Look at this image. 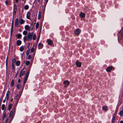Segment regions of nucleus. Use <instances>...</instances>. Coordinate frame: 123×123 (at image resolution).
<instances>
[{"label":"nucleus","mask_w":123,"mask_h":123,"mask_svg":"<svg viewBox=\"0 0 123 123\" xmlns=\"http://www.w3.org/2000/svg\"><path fill=\"white\" fill-rule=\"evenodd\" d=\"M18 71L17 72V73L16 74V75L15 76V77H17V75H18Z\"/></svg>","instance_id":"46"},{"label":"nucleus","mask_w":123,"mask_h":123,"mask_svg":"<svg viewBox=\"0 0 123 123\" xmlns=\"http://www.w3.org/2000/svg\"><path fill=\"white\" fill-rule=\"evenodd\" d=\"M22 36L20 34H18L17 35V38L18 39H20Z\"/></svg>","instance_id":"26"},{"label":"nucleus","mask_w":123,"mask_h":123,"mask_svg":"<svg viewBox=\"0 0 123 123\" xmlns=\"http://www.w3.org/2000/svg\"><path fill=\"white\" fill-rule=\"evenodd\" d=\"M34 46L35 44H34L33 45V46L32 47V48L31 49V52H33L35 51Z\"/></svg>","instance_id":"16"},{"label":"nucleus","mask_w":123,"mask_h":123,"mask_svg":"<svg viewBox=\"0 0 123 123\" xmlns=\"http://www.w3.org/2000/svg\"><path fill=\"white\" fill-rule=\"evenodd\" d=\"M14 80H12L11 81V82L10 86H14Z\"/></svg>","instance_id":"22"},{"label":"nucleus","mask_w":123,"mask_h":123,"mask_svg":"<svg viewBox=\"0 0 123 123\" xmlns=\"http://www.w3.org/2000/svg\"><path fill=\"white\" fill-rule=\"evenodd\" d=\"M20 23L21 24H23L25 22L24 20L22 18L20 19Z\"/></svg>","instance_id":"23"},{"label":"nucleus","mask_w":123,"mask_h":123,"mask_svg":"<svg viewBox=\"0 0 123 123\" xmlns=\"http://www.w3.org/2000/svg\"><path fill=\"white\" fill-rule=\"evenodd\" d=\"M115 120V117L114 116H113L112 120V123H114Z\"/></svg>","instance_id":"25"},{"label":"nucleus","mask_w":123,"mask_h":123,"mask_svg":"<svg viewBox=\"0 0 123 123\" xmlns=\"http://www.w3.org/2000/svg\"><path fill=\"white\" fill-rule=\"evenodd\" d=\"M18 18H17L15 20V27H16L18 25Z\"/></svg>","instance_id":"10"},{"label":"nucleus","mask_w":123,"mask_h":123,"mask_svg":"<svg viewBox=\"0 0 123 123\" xmlns=\"http://www.w3.org/2000/svg\"><path fill=\"white\" fill-rule=\"evenodd\" d=\"M8 57H7L6 59V67H7V61H8Z\"/></svg>","instance_id":"42"},{"label":"nucleus","mask_w":123,"mask_h":123,"mask_svg":"<svg viewBox=\"0 0 123 123\" xmlns=\"http://www.w3.org/2000/svg\"><path fill=\"white\" fill-rule=\"evenodd\" d=\"M18 93H17L16 95L14 97V99L16 100H17V103H18V101L19 99V97H20V96H19L18 98Z\"/></svg>","instance_id":"12"},{"label":"nucleus","mask_w":123,"mask_h":123,"mask_svg":"<svg viewBox=\"0 0 123 123\" xmlns=\"http://www.w3.org/2000/svg\"><path fill=\"white\" fill-rule=\"evenodd\" d=\"M113 68L112 66L108 67L106 69V71L108 72H110L112 70Z\"/></svg>","instance_id":"7"},{"label":"nucleus","mask_w":123,"mask_h":123,"mask_svg":"<svg viewBox=\"0 0 123 123\" xmlns=\"http://www.w3.org/2000/svg\"><path fill=\"white\" fill-rule=\"evenodd\" d=\"M81 32V30L79 28L76 29L74 31L75 34L76 35H79Z\"/></svg>","instance_id":"3"},{"label":"nucleus","mask_w":123,"mask_h":123,"mask_svg":"<svg viewBox=\"0 0 123 123\" xmlns=\"http://www.w3.org/2000/svg\"><path fill=\"white\" fill-rule=\"evenodd\" d=\"M1 101H0V105H1Z\"/></svg>","instance_id":"54"},{"label":"nucleus","mask_w":123,"mask_h":123,"mask_svg":"<svg viewBox=\"0 0 123 123\" xmlns=\"http://www.w3.org/2000/svg\"><path fill=\"white\" fill-rule=\"evenodd\" d=\"M41 13H39V14H38V19H39L40 18H41Z\"/></svg>","instance_id":"39"},{"label":"nucleus","mask_w":123,"mask_h":123,"mask_svg":"<svg viewBox=\"0 0 123 123\" xmlns=\"http://www.w3.org/2000/svg\"><path fill=\"white\" fill-rule=\"evenodd\" d=\"M12 106V104H10L9 105L8 108V110H10L11 109V107Z\"/></svg>","instance_id":"28"},{"label":"nucleus","mask_w":123,"mask_h":123,"mask_svg":"<svg viewBox=\"0 0 123 123\" xmlns=\"http://www.w3.org/2000/svg\"><path fill=\"white\" fill-rule=\"evenodd\" d=\"M6 101V99H5L3 101V103H5Z\"/></svg>","instance_id":"50"},{"label":"nucleus","mask_w":123,"mask_h":123,"mask_svg":"<svg viewBox=\"0 0 123 123\" xmlns=\"http://www.w3.org/2000/svg\"><path fill=\"white\" fill-rule=\"evenodd\" d=\"M120 123H123V121H121L120 122Z\"/></svg>","instance_id":"51"},{"label":"nucleus","mask_w":123,"mask_h":123,"mask_svg":"<svg viewBox=\"0 0 123 123\" xmlns=\"http://www.w3.org/2000/svg\"><path fill=\"white\" fill-rule=\"evenodd\" d=\"M29 7V6L28 5H26L24 7V8L25 10H27L28 9Z\"/></svg>","instance_id":"30"},{"label":"nucleus","mask_w":123,"mask_h":123,"mask_svg":"<svg viewBox=\"0 0 123 123\" xmlns=\"http://www.w3.org/2000/svg\"><path fill=\"white\" fill-rule=\"evenodd\" d=\"M33 35V33H31L30 32L27 35V40H28L29 39L31 40L32 39Z\"/></svg>","instance_id":"2"},{"label":"nucleus","mask_w":123,"mask_h":123,"mask_svg":"<svg viewBox=\"0 0 123 123\" xmlns=\"http://www.w3.org/2000/svg\"><path fill=\"white\" fill-rule=\"evenodd\" d=\"M85 16V14L84 13L81 12L80 14V16L81 18H84Z\"/></svg>","instance_id":"9"},{"label":"nucleus","mask_w":123,"mask_h":123,"mask_svg":"<svg viewBox=\"0 0 123 123\" xmlns=\"http://www.w3.org/2000/svg\"><path fill=\"white\" fill-rule=\"evenodd\" d=\"M17 9V6L16 5H14L13 7V13L15 14L16 13V12Z\"/></svg>","instance_id":"13"},{"label":"nucleus","mask_w":123,"mask_h":123,"mask_svg":"<svg viewBox=\"0 0 123 123\" xmlns=\"http://www.w3.org/2000/svg\"><path fill=\"white\" fill-rule=\"evenodd\" d=\"M27 33V32L26 31H24L23 32V34L24 35H26Z\"/></svg>","instance_id":"34"},{"label":"nucleus","mask_w":123,"mask_h":123,"mask_svg":"<svg viewBox=\"0 0 123 123\" xmlns=\"http://www.w3.org/2000/svg\"><path fill=\"white\" fill-rule=\"evenodd\" d=\"M13 99H11V101H13Z\"/></svg>","instance_id":"53"},{"label":"nucleus","mask_w":123,"mask_h":123,"mask_svg":"<svg viewBox=\"0 0 123 123\" xmlns=\"http://www.w3.org/2000/svg\"><path fill=\"white\" fill-rule=\"evenodd\" d=\"M5 3L6 5L10 4V1L7 0L5 1Z\"/></svg>","instance_id":"27"},{"label":"nucleus","mask_w":123,"mask_h":123,"mask_svg":"<svg viewBox=\"0 0 123 123\" xmlns=\"http://www.w3.org/2000/svg\"><path fill=\"white\" fill-rule=\"evenodd\" d=\"M108 109V107L107 106H104L103 108V110H105V111H107Z\"/></svg>","instance_id":"20"},{"label":"nucleus","mask_w":123,"mask_h":123,"mask_svg":"<svg viewBox=\"0 0 123 123\" xmlns=\"http://www.w3.org/2000/svg\"><path fill=\"white\" fill-rule=\"evenodd\" d=\"M1 109L2 110H5L6 109V107L5 105L4 104H2L1 106Z\"/></svg>","instance_id":"17"},{"label":"nucleus","mask_w":123,"mask_h":123,"mask_svg":"<svg viewBox=\"0 0 123 123\" xmlns=\"http://www.w3.org/2000/svg\"><path fill=\"white\" fill-rule=\"evenodd\" d=\"M24 49V47L23 46L20 47L19 48V50L21 51H23Z\"/></svg>","instance_id":"29"},{"label":"nucleus","mask_w":123,"mask_h":123,"mask_svg":"<svg viewBox=\"0 0 123 123\" xmlns=\"http://www.w3.org/2000/svg\"><path fill=\"white\" fill-rule=\"evenodd\" d=\"M12 31H13V30H12V31L11 30V35H12Z\"/></svg>","instance_id":"48"},{"label":"nucleus","mask_w":123,"mask_h":123,"mask_svg":"<svg viewBox=\"0 0 123 123\" xmlns=\"http://www.w3.org/2000/svg\"><path fill=\"white\" fill-rule=\"evenodd\" d=\"M48 0H47V2L48 1Z\"/></svg>","instance_id":"56"},{"label":"nucleus","mask_w":123,"mask_h":123,"mask_svg":"<svg viewBox=\"0 0 123 123\" xmlns=\"http://www.w3.org/2000/svg\"><path fill=\"white\" fill-rule=\"evenodd\" d=\"M8 118H7L6 120V123H7V122H8Z\"/></svg>","instance_id":"49"},{"label":"nucleus","mask_w":123,"mask_h":123,"mask_svg":"<svg viewBox=\"0 0 123 123\" xmlns=\"http://www.w3.org/2000/svg\"><path fill=\"white\" fill-rule=\"evenodd\" d=\"M76 64L77 67L80 68V67L81 66V63L77 61L76 62Z\"/></svg>","instance_id":"6"},{"label":"nucleus","mask_w":123,"mask_h":123,"mask_svg":"<svg viewBox=\"0 0 123 123\" xmlns=\"http://www.w3.org/2000/svg\"><path fill=\"white\" fill-rule=\"evenodd\" d=\"M47 42H48V44L49 45H51L53 43L52 41L50 39H48Z\"/></svg>","instance_id":"8"},{"label":"nucleus","mask_w":123,"mask_h":123,"mask_svg":"<svg viewBox=\"0 0 123 123\" xmlns=\"http://www.w3.org/2000/svg\"><path fill=\"white\" fill-rule=\"evenodd\" d=\"M13 112L12 111H11L10 112L9 117H11L12 116L13 117Z\"/></svg>","instance_id":"18"},{"label":"nucleus","mask_w":123,"mask_h":123,"mask_svg":"<svg viewBox=\"0 0 123 123\" xmlns=\"http://www.w3.org/2000/svg\"><path fill=\"white\" fill-rule=\"evenodd\" d=\"M21 43V41L20 40H18L16 42V44L18 46L20 45Z\"/></svg>","instance_id":"14"},{"label":"nucleus","mask_w":123,"mask_h":123,"mask_svg":"<svg viewBox=\"0 0 123 123\" xmlns=\"http://www.w3.org/2000/svg\"><path fill=\"white\" fill-rule=\"evenodd\" d=\"M39 25V23H37L36 25V29L38 28Z\"/></svg>","instance_id":"37"},{"label":"nucleus","mask_w":123,"mask_h":123,"mask_svg":"<svg viewBox=\"0 0 123 123\" xmlns=\"http://www.w3.org/2000/svg\"><path fill=\"white\" fill-rule=\"evenodd\" d=\"M29 73H30L29 71H28L27 72V73L26 75L25 76V77L24 80V81L23 84H24V85H25V83L26 82V81L28 79V76H29Z\"/></svg>","instance_id":"1"},{"label":"nucleus","mask_w":123,"mask_h":123,"mask_svg":"<svg viewBox=\"0 0 123 123\" xmlns=\"http://www.w3.org/2000/svg\"><path fill=\"white\" fill-rule=\"evenodd\" d=\"M16 61V60L15 59H13L12 60V62L13 63H14Z\"/></svg>","instance_id":"43"},{"label":"nucleus","mask_w":123,"mask_h":123,"mask_svg":"<svg viewBox=\"0 0 123 123\" xmlns=\"http://www.w3.org/2000/svg\"><path fill=\"white\" fill-rule=\"evenodd\" d=\"M20 61H17L16 62V64L17 66H19L20 65Z\"/></svg>","instance_id":"21"},{"label":"nucleus","mask_w":123,"mask_h":123,"mask_svg":"<svg viewBox=\"0 0 123 123\" xmlns=\"http://www.w3.org/2000/svg\"><path fill=\"white\" fill-rule=\"evenodd\" d=\"M120 115L121 116H123V111H120Z\"/></svg>","instance_id":"36"},{"label":"nucleus","mask_w":123,"mask_h":123,"mask_svg":"<svg viewBox=\"0 0 123 123\" xmlns=\"http://www.w3.org/2000/svg\"><path fill=\"white\" fill-rule=\"evenodd\" d=\"M10 93V91L8 90V91L6 94V98L7 100H8L9 98V95Z\"/></svg>","instance_id":"11"},{"label":"nucleus","mask_w":123,"mask_h":123,"mask_svg":"<svg viewBox=\"0 0 123 123\" xmlns=\"http://www.w3.org/2000/svg\"><path fill=\"white\" fill-rule=\"evenodd\" d=\"M15 1L16 3H17L18 2V0H15Z\"/></svg>","instance_id":"52"},{"label":"nucleus","mask_w":123,"mask_h":123,"mask_svg":"<svg viewBox=\"0 0 123 123\" xmlns=\"http://www.w3.org/2000/svg\"><path fill=\"white\" fill-rule=\"evenodd\" d=\"M25 73V71L24 70V69H23L21 71L19 77H21V76H23L24 74Z\"/></svg>","instance_id":"5"},{"label":"nucleus","mask_w":123,"mask_h":123,"mask_svg":"<svg viewBox=\"0 0 123 123\" xmlns=\"http://www.w3.org/2000/svg\"><path fill=\"white\" fill-rule=\"evenodd\" d=\"M63 83L65 85V87H67L69 84L70 82L68 80H66L64 81Z\"/></svg>","instance_id":"4"},{"label":"nucleus","mask_w":123,"mask_h":123,"mask_svg":"<svg viewBox=\"0 0 123 123\" xmlns=\"http://www.w3.org/2000/svg\"><path fill=\"white\" fill-rule=\"evenodd\" d=\"M36 38V36L35 35H34L33 37V40H35Z\"/></svg>","instance_id":"38"},{"label":"nucleus","mask_w":123,"mask_h":123,"mask_svg":"<svg viewBox=\"0 0 123 123\" xmlns=\"http://www.w3.org/2000/svg\"><path fill=\"white\" fill-rule=\"evenodd\" d=\"M28 59H31V55H29L28 56Z\"/></svg>","instance_id":"45"},{"label":"nucleus","mask_w":123,"mask_h":123,"mask_svg":"<svg viewBox=\"0 0 123 123\" xmlns=\"http://www.w3.org/2000/svg\"><path fill=\"white\" fill-rule=\"evenodd\" d=\"M12 69L14 71H15V68H14V63H12Z\"/></svg>","instance_id":"33"},{"label":"nucleus","mask_w":123,"mask_h":123,"mask_svg":"<svg viewBox=\"0 0 123 123\" xmlns=\"http://www.w3.org/2000/svg\"><path fill=\"white\" fill-rule=\"evenodd\" d=\"M6 113H4L3 114V120L6 117Z\"/></svg>","instance_id":"32"},{"label":"nucleus","mask_w":123,"mask_h":123,"mask_svg":"<svg viewBox=\"0 0 123 123\" xmlns=\"http://www.w3.org/2000/svg\"><path fill=\"white\" fill-rule=\"evenodd\" d=\"M43 47V44L41 43H39L38 44V48L39 49H41Z\"/></svg>","instance_id":"19"},{"label":"nucleus","mask_w":123,"mask_h":123,"mask_svg":"<svg viewBox=\"0 0 123 123\" xmlns=\"http://www.w3.org/2000/svg\"><path fill=\"white\" fill-rule=\"evenodd\" d=\"M30 62L29 61H27L26 62V65H29V64H30Z\"/></svg>","instance_id":"40"},{"label":"nucleus","mask_w":123,"mask_h":123,"mask_svg":"<svg viewBox=\"0 0 123 123\" xmlns=\"http://www.w3.org/2000/svg\"><path fill=\"white\" fill-rule=\"evenodd\" d=\"M20 79H19L18 80V83H20Z\"/></svg>","instance_id":"47"},{"label":"nucleus","mask_w":123,"mask_h":123,"mask_svg":"<svg viewBox=\"0 0 123 123\" xmlns=\"http://www.w3.org/2000/svg\"><path fill=\"white\" fill-rule=\"evenodd\" d=\"M21 85L19 84H18L17 86V89H20L21 87Z\"/></svg>","instance_id":"35"},{"label":"nucleus","mask_w":123,"mask_h":123,"mask_svg":"<svg viewBox=\"0 0 123 123\" xmlns=\"http://www.w3.org/2000/svg\"><path fill=\"white\" fill-rule=\"evenodd\" d=\"M0 101H1V99H0Z\"/></svg>","instance_id":"55"},{"label":"nucleus","mask_w":123,"mask_h":123,"mask_svg":"<svg viewBox=\"0 0 123 123\" xmlns=\"http://www.w3.org/2000/svg\"><path fill=\"white\" fill-rule=\"evenodd\" d=\"M13 22H12V26L11 27V30L12 31V30H13Z\"/></svg>","instance_id":"41"},{"label":"nucleus","mask_w":123,"mask_h":123,"mask_svg":"<svg viewBox=\"0 0 123 123\" xmlns=\"http://www.w3.org/2000/svg\"><path fill=\"white\" fill-rule=\"evenodd\" d=\"M25 29L26 30H28L30 29L29 26L28 25H26L25 26Z\"/></svg>","instance_id":"24"},{"label":"nucleus","mask_w":123,"mask_h":123,"mask_svg":"<svg viewBox=\"0 0 123 123\" xmlns=\"http://www.w3.org/2000/svg\"><path fill=\"white\" fill-rule=\"evenodd\" d=\"M27 18L28 19H30V13L29 12H27L26 15Z\"/></svg>","instance_id":"15"},{"label":"nucleus","mask_w":123,"mask_h":123,"mask_svg":"<svg viewBox=\"0 0 123 123\" xmlns=\"http://www.w3.org/2000/svg\"><path fill=\"white\" fill-rule=\"evenodd\" d=\"M29 50L28 51L27 50V52H26V55H28L29 54Z\"/></svg>","instance_id":"44"},{"label":"nucleus","mask_w":123,"mask_h":123,"mask_svg":"<svg viewBox=\"0 0 123 123\" xmlns=\"http://www.w3.org/2000/svg\"><path fill=\"white\" fill-rule=\"evenodd\" d=\"M33 55H34H34H35V54H33Z\"/></svg>","instance_id":"57"},{"label":"nucleus","mask_w":123,"mask_h":123,"mask_svg":"<svg viewBox=\"0 0 123 123\" xmlns=\"http://www.w3.org/2000/svg\"><path fill=\"white\" fill-rule=\"evenodd\" d=\"M26 38H27V37L26 36H25L24 37L23 40H24V42H25L26 40H27V39H26Z\"/></svg>","instance_id":"31"}]
</instances>
